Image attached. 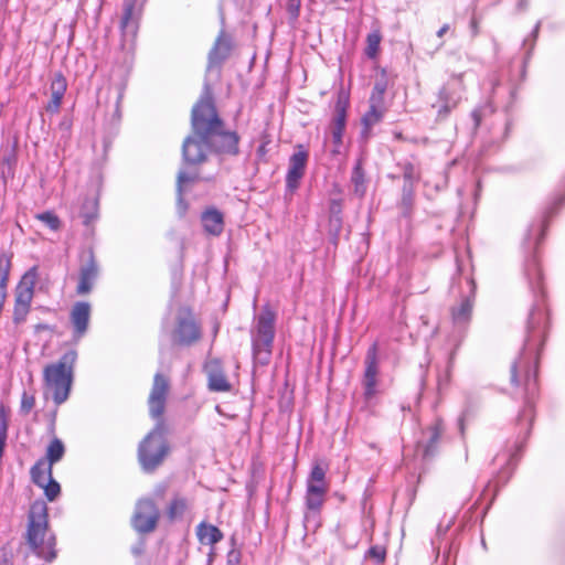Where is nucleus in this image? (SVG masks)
I'll list each match as a JSON object with an SVG mask.
<instances>
[{"instance_id": "nucleus-36", "label": "nucleus", "mask_w": 565, "mask_h": 565, "mask_svg": "<svg viewBox=\"0 0 565 565\" xmlns=\"http://www.w3.org/2000/svg\"><path fill=\"white\" fill-rule=\"evenodd\" d=\"M35 217L53 231H57L61 226L60 218L53 212H43L36 214Z\"/></svg>"}, {"instance_id": "nucleus-52", "label": "nucleus", "mask_w": 565, "mask_h": 565, "mask_svg": "<svg viewBox=\"0 0 565 565\" xmlns=\"http://www.w3.org/2000/svg\"><path fill=\"white\" fill-rule=\"evenodd\" d=\"M539 32V24L535 26V30H534V35H536Z\"/></svg>"}, {"instance_id": "nucleus-42", "label": "nucleus", "mask_w": 565, "mask_h": 565, "mask_svg": "<svg viewBox=\"0 0 565 565\" xmlns=\"http://www.w3.org/2000/svg\"><path fill=\"white\" fill-rule=\"evenodd\" d=\"M385 554H386L385 550L379 545L372 546L367 552V555L371 558H374L377 563L384 562Z\"/></svg>"}, {"instance_id": "nucleus-23", "label": "nucleus", "mask_w": 565, "mask_h": 565, "mask_svg": "<svg viewBox=\"0 0 565 565\" xmlns=\"http://www.w3.org/2000/svg\"><path fill=\"white\" fill-rule=\"evenodd\" d=\"M120 28L124 36L135 38L138 30V13L132 0H127L124 4V13L120 21Z\"/></svg>"}, {"instance_id": "nucleus-30", "label": "nucleus", "mask_w": 565, "mask_h": 565, "mask_svg": "<svg viewBox=\"0 0 565 565\" xmlns=\"http://www.w3.org/2000/svg\"><path fill=\"white\" fill-rule=\"evenodd\" d=\"M11 270V257L6 254H0V296L7 297V285Z\"/></svg>"}, {"instance_id": "nucleus-28", "label": "nucleus", "mask_w": 565, "mask_h": 565, "mask_svg": "<svg viewBox=\"0 0 565 565\" xmlns=\"http://www.w3.org/2000/svg\"><path fill=\"white\" fill-rule=\"evenodd\" d=\"M194 181V177L188 174L184 171H180L177 178V193H178V200H177V210L178 213L183 216L188 210V204L183 199V186L188 182Z\"/></svg>"}, {"instance_id": "nucleus-44", "label": "nucleus", "mask_w": 565, "mask_h": 565, "mask_svg": "<svg viewBox=\"0 0 565 565\" xmlns=\"http://www.w3.org/2000/svg\"><path fill=\"white\" fill-rule=\"evenodd\" d=\"M519 420L520 422H529V424L532 423L533 420V412H532V406L530 405V402L527 401L523 411L521 412L520 416H519Z\"/></svg>"}, {"instance_id": "nucleus-1", "label": "nucleus", "mask_w": 565, "mask_h": 565, "mask_svg": "<svg viewBox=\"0 0 565 565\" xmlns=\"http://www.w3.org/2000/svg\"><path fill=\"white\" fill-rule=\"evenodd\" d=\"M192 135L182 146V156L189 164L206 160L207 150L220 154L238 153L239 137L225 128L210 97H202L193 107L191 116Z\"/></svg>"}, {"instance_id": "nucleus-40", "label": "nucleus", "mask_w": 565, "mask_h": 565, "mask_svg": "<svg viewBox=\"0 0 565 565\" xmlns=\"http://www.w3.org/2000/svg\"><path fill=\"white\" fill-rule=\"evenodd\" d=\"M404 179L411 183H414L419 179V173L413 164H411V163L405 164Z\"/></svg>"}, {"instance_id": "nucleus-33", "label": "nucleus", "mask_w": 565, "mask_h": 565, "mask_svg": "<svg viewBox=\"0 0 565 565\" xmlns=\"http://www.w3.org/2000/svg\"><path fill=\"white\" fill-rule=\"evenodd\" d=\"M351 181L354 185V193L358 194L359 196H363L366 191V186L364 173L360 162L356 163L352 171Z\"/></svg>"}, {"instance_id": "nucleus-49", "label": "nucleus", "mask_w": 565, "mask_h": 565, "mask_svg": "<svg viewBox=\"0 0 565 565\" xmlns=\"http://www.w3.org/2000/svg\"><path fill=\"white\" fill-rule=\"evenodd\" d=\"M166 486H159L157 489H156V495L159 497V498H162L166 493Z\"/></svg>"}, {"instance_id": "nucleus-21", "label": "nucleus", "mask_w": 565, "mask_h": 565, "mask_svg": "<svg viewBox=\"0 0 565 565\" xmlns=\"http://www.w3.org/2000/svg\"><path fill=\"white\" fill-rule=\"evenodd\" d=\"M385 111L384 102L370 100V108L362 117L363 138L367 139L370 137L371 129L383 119Z\"/></svg>"}, {"instance_id": "nucleus-24", "label": "nucleus", "mask_w": 565, "mask_h": 565, "mask_svg": "<svg viewBox=\"0 0 565 565\" xmlns=\"http://www.w3.org/2000/svg\"><path fill=\"white\" fill-rule=\"evenodd\" d=\"M202 224L209 234L218 236L224 228L223 214L215 209H210L202 214Z\"/></svg>"}, {"instance_id": "nucleus-2", "label": "nucleus", "mask_w": 565, "mask_h": 565, "mask_svg": "<svg viewBox=\"0 0 565 565\" xmlns=\"http://www.w3.org/2000/svg\"><path fill=\"white\" fill-rule=\"evenodd\" d=\"M24 540L29 548L26 554L40 556L45 562L55 559L56 541L54 533L49 529V515L45 502L35 501L31 505Z\"/></svg>"}, {"instance_id": "nucleus-41", "label": "nucleus", "mask_w": 565, "mask_h": 565, "mask_svg": "<svg viewBox=\"0 0 565 565\" xmlns=\"http://www.w3.org/2000/svg\"><path fill=\"white\" fill-rule=\"evenodd\" d=\"M35 398L33 395H30L28 393H23L21 398V412L24 414H28L31 412V409L34 407Z\"/></svg>"}, {"instance_id": "nucleus-27", "label": "nucleus", "mask_w": 565, "mask_h": 565, "mask_svg": "<svg viewBox=\"0 0 565 565\" xmlns=\"http://www.w3.org/2000/svg\"><path fill=\"white\" fill-rule=\"evenodd\" d=\"M31 478L36 486L44 487L52 478V466L46 463L44 460H39L31 468Z\"/></svg>"}, {"instance_id": "nucleus-3", "label": "nucleus", "mask_w": 565, "mask_h": 565, "mask_svg": "<svg viewBox=\"0 0 565 565\" xmlns=\"http://www.w3.org/2000/svg\"><path fill=\"white\" fill-rule=\"evenodd\" d=\"M76 359L77 352L70 350L57 362L44 367L45 386L53 392V399L57 405L64 403L68 397Z\"/></svg>"}, {"instance_id": "nucleus-17", "label": "nucleus", "mask_w": 565, "mask_h": 565, "mask_svg": "<svg viewBox=\"0 0 565 565\" xmlns=\"http://www.w3.org/2000/svg\"><path fill=\"white\" fill-rule=\"evenodd\" d=\"M92 308L88 302H76L70 313V320L73 327V337L79 340L88 330Z\"/></svg>"}, {"instance_id": "nucleus-48", "label": "nucleus", "mask_w": 565, "mask_h": 565, "mask_svg": "<svg viewBox=\"0 0 565 565\" xmlns=\"http://www.w3.org/2000/svg\"><path fill=\"white\" fill-rule=\"evenodd\" d=\"M449 31V24H444L437 32L438 38H443Z\"/></svg>"}, {"instance_id": "nucleus-31", "label": "nucleus", "mask_w": 565, "mask_h": 565, "mask_svg": "<svg viewBox=\"0 0 565 565\" xmlns=\"http://www.w3.org/2000/svg\"><path fill=\"white\" fill-rule=\"evenodd\" d=\"M329 470V465L324 460H315L307 478V481H327L326 475Z\"/></svg>"}, {"instance_id": "nucleus-38", "label": "nucleus", "mask_w": 565, "mask_h": 565, "mask_svg": "<svg viewBox=\"0 0 565 565\" xmlns=\"http://www.w3.org/2000/svg\"><path fill=\"white\" fill-rule=\"evenodd\" d=\"M42 488L44 489L45 495L50 501L55 500L61 491L60 484L52 478Z\"/></svg>"}, {"instance_id": "nucleus-46", "label": "nucleus", "mask_w": 565, "mask_h": 565, "mask_svg": "<svg viewBox=\"0 0 565 565\" xmlns=\"http://www.w3.org/2000/svg\"><path fill=\"white\" fill-rule=\"evenodd\" d=\"M25 565H45V561L40 556L25 554L24 556Z\"/></svg>"}, {"instance_id": "nucleus-51", "label": "nucleus", "mask_w": 565, "mask_h": 565, "mask_svg": "<svg viewBox=\"0 0 565 565\" xmlns=\"http://www.w3.org/2000/svg\"><path fill=\"white\" fill-rule=\"evenodd\" d=\"M458 426H459L460 433L463 434V430H465V418H463V416H461L459 418Z\"/></svg>"}, {"instance_id": "nucleus-29", "label": "nucleus", "mask_w": 565, "mask_h": 565, "mask_svg": "<svg viewBox=\"0 0 565 565\" xmlns=\"http://www.w3.org/2000/svg\"><path fill=\"white\" fill-rule=\"evenodd\" d=\"M190 503L188 499L175 495L167 508V515L170 521L181 518L184 512L189 509Z\"/></svg>"}, {"instance_id": "nucleus-16", "label": "nucleus", "mask_w": 565, "mask_h": 565, "mask_svg": "<svg viewBox=\"0 0 565 565\" xmlns=\"http://www.w3.org/2000/svg\"><path fill=\"white\" fill-rule=\"evenodd\" d=\"M377 348L373 344L366 353L365 358V371L363 376L364 395L366 398H371L376 393L377 385Z\"/></svg>"}, {"instance_id": "nucleus-6", "label": "nucleus", "mask_w": 565, "mask_h": 565, "mask_svg": "<svg viewBox=\"0 0 565 565\" xmlns=\"http://www.w3.org/2000/svg\"><path fill=\"white\" fill-rule=\"evenodd\" d=\"M306 513L303 524L307 530L316 531L320 526V510L329 491L328 481H307Z\"/></svg>"}, {"instance_id": "nucleus-50", "label": "nucleus", "mask_w": 565, "mask_h": 565, "mask_svg": "<svg viewBox=\"0 0 565 565\" xmlns=\"http://www.w3.org/2000/svg\"><path fill=\"white\" fill-rule=\"evenodd\" d=\"M471 30H472L473 36H476L478 34V24L475 19L471 21Z\"/></svg>"}, {"instance_id": "nucleus-18", "label": "nucleus", "mask_w": 565, "mask_h": 565, "mask_svg": "<svg viewBox=\"0 0 565 565\" xmlns=\"http://www.w3.org/2000/svg\"><path fill=\"white\" fill-rule=\"evenodd\" d=\"M98 275V266L90 253L85 264L82 265L79 270V279L76 288L78 295H87L92 291L94 282Z\"/></svg>"}, {"instance_id": "nucleus-32", "label": "nucleus", "mask_w": 565, "mask_h": 565, "mask_svg": "<svg viewBox=\"0 0 565 565\" xmlns=\"http://www.w3.org/2000/svg\"><path fill=\"white\" fill-rule=\"evenodd\" d=\"M64 452L65 448L63 443L57 438L53 439L46 451L49 465L52 466L53 463L60 461L63 458Z\"/></svg>"}, {"instance_id": "nucleus-34", "label": "nucleus", "mask_w": 565, "mask_h": 565, "mask_svg": "<svg viewBox=\"0 0 565 565\" xmlns=\"http://www.w3.org/2000/svg\"><path fill=\"white\" fill-rule=\"evenodd\" d=\"M207 382L209 388L213 392H228L231 390V384L224 372L209 377Z\"/></svg>"}, {"instance_id": "nucleus-22", "label": "nucleus", "mask_w": 565, "mask_h": 565, "mask_svg": "<svg viewBox=\"0 0 565 565\" xmlns=\"http://www.w3.org/2000/svg\"><path fill=\"white\" fill-rule=\"evenodd\" d=\"M66 88L67 84L65 77L61 73L55 74L50 86L51 99L46 105L49 113L55 114L60 110Z\"/></svg>"}, {"instance_id": "nucleus-14", "label": "nucleus", "mask_w": 565, "mask_h": 565, "mask_svg": "<svg viewBox=\"0 0 565 565\" xmlns=\"http://www.w3.org/2000/svg\"><path fill=\"white\" fill-rule=\"evenodd\" d=\"M201 338L200 327L190 312L179 315L173 340L181 345H191Z\"/></svg>"}, {"instance_id": "nucleus-7", "label": "nucleus", "mask_w": 565, "mask_h": 565, "mask_svg": "<svg viewBox=\"0 0 565 565\" xmlns=\"http://www.w3.org/2000/svg\"><path fill=\"white\" fill-rule=\"evenodd\" d=\"M38 278V268H30L21 278L15 288L13 322L20 324L25 321L34 296V286Z\"/></svg>"}, {"instance_id": "nucleus-39", "label": "nucleus", "mask_w": 565, "mask_h": 565, "mask_svg": "<svg viewBox=\"0 0 565 565\" xmlns=\"http://www.w3.org/2000/svg\"><path fill=\"white\" fill-rule=\"evenodd\" d=\"M386 90V82L381 79L376 81L373 92L370 96V100L376 99L377 102H384V94Z\"/></svg>"}, {"instance_id": "nucleus-47", "label": "nucleus", "mask_w": 565, "mask_h": 565, "mask_svg": "<svg viewBox=\"0 0 565 565\" xmlns=\"http://www.w3.org/2000/svg\"><path fill=\"white\" fill-rule=\"evenodd\" d=\"M471 117L475 121V127H479L480 122H481V113L479 109H475L471 114Z\"/></svg>"}, {"instance_id": "nucleus-19", "label": "nucleus", "mask_w": 565, "mask_h": 565, "mask_svg": "<svg viewBox=\"0 0 565 565\" xmlns=\"http://www.w3.org/2000/svg\"><path fill=\"white\" fill-rule=\"evenodd\" d=\"M469 286L470 295L463 297L459 306H456L451 309L452 321L457 326H465L471 319L476 292V282L473 279L469 280Z\"/></svg>"}, {"instance_id": "nucleus-9", "label": "nucleus", "mask_w": 565, "mask_h": 565, "mask_svg": "<svg viewBox=\"0 0 565 565\" xmlns=\"http://www.w3.org/2000/svg\"><path fill=\"white\" fill-rule=\"evenodd\" d=\"M160 511L150 498H141L137 501L131 518L132 527L141 534H148L157 529Z\"/></svg>"}, {"instance_id": "nucleus-37", "label": "nucleus", "mask_w": 565, "mask_h": 565, "mask_svg": "<svg viewBox=\"0 0 565 565\" xmlns=\"http://www.w3.org/2000/svg\"><path fill=\"white\" fill-rule=\"evenodd\" d=\"M205 373L207 375V379L215 375L223 373V367L221 365V361L218 359H210L206 361L204 365Z\"/></svg>"}, {"instance_id": "nucleus-43", "label": "nucleus", "mask_w": 565, "mask_h": 565, "mask_svg": "<svg viewBox=\"0 0 565 565\" xmlns=\"http://www.w3.org/2000/svg\"><path fill=\"white\" fill-rule=\"evenodd\" d=\"M339 213H340V204L337 203L335 201H333L331 203V218H330V223L332 226H340V223H341V218L339 217Z\"/></svg>"}, {"instance_id": "nucleus-20", "label": "nucleus", "mask_w": 565, "mask_h": 565, "mask_svg": "<svg viewBox=\"0 0 565 565\" xmlns=\"http://www.w3.org/2000/svg\"><path fill=\"white\" fill-rule=\"evenodd\" d=\"M524 372L525 381V391L527 396L534 394L536 390V372L531 373L529 369V363L523 358H520L515 361L511 366V381L514 384H519V373Z\"/></svg>"}, {"instance_id": "nucleus-35", "label": "nucleus", "mask_w": 565, "mask_h": 565, "mask_svg": "<svg viewBox=\"0 0 565 565\" xmlns=\"http://www.w3.org/2000/svg\"><path fill=\"white\" fill-rule=\"evenodd\" d=\"M381 34L379 32H372L366 38V55L369 57H374L379 51L380 43H381Z\"/></svg>"}, {"instance_id": "nucleus-5", "label": "nucleus", "mask_w": 565, "mask_h": 565, "mask_svg": "<svg viewBox=\"0 0 565 565\" xmlns=\"http://www.w3.org/2000/svg\"><path fill=\"white\" fill-rule=\"evenodd\" d=\"M276 316L266 306L255 318V324L250 331L254 359L262 365L269 362L275 338Z\"/></svg>"}, {"instance_id": "nucleus-11", "label": "nucleus", "mask_w": 565, "mask_h": 565, "mask_svg": "<svg viewBox=\"0 0 565 565\" xmlns=\"http://www.w3.org/2000/svg\"><path fill=\"white\" fill-rule=\"evenodd\" d=\"M169 390V379L161 373H157L153 377V384L148 398L149 414L153 419H157V422L163 420L162 415L166 409Z\"/></svg>"}, {"instance_id": "nucleus-13", "label": "nucleus", "mask_w": 565, "mask_h": 565, "mask_svg": "<svg viewBox=\"0 0 565 565\" xmlns=\"http://www.w3.org/2000/svg\"><path fill=\"white\" fill-rule=\"evenodd\" d=\"M444 433L445 424L440 417H436L433 423L423 430L419 447L423 450L424 458H431L438 452Z\"/></svg>"}, {"instance_id": "nucleus-26", "label": "nucleus", "mask_w": 565, "mask_h": 565, "mask_svg": "<svg viewBox=\"0 0 565 565\" xmlns=\"http://www.w3.org/2000/svg\"><path fill=\"white\" fill-rule=\"evenodd\" d=\"M230 51V42L224 38V34L221 33L209 53L210 65L218 64L224 61L228 56Z\"/></svg>"}, {"instance_id": "nucleus-25", "label": "nucleus", "mask_w": 565, "mask_h": 565, "mask_svg": "<svg viewBox=\"0 0 565 565\" xmlns=\"http://www.w3.org/2000/svg\"><path fill=\"white\" fill-rule=\"evenodd\" d=\"M196 535L202 544L214 545L223 539V533L215 525L200 523L196 527Z\"/></svg>"}, {"instance_id": "nucleus-45", "label": "nucleus", "mask_w": 565, "mask_h": 565, "mask_svg": "<svg viewBox=\"0 0 565 565\" xmlns=\"http://www.w3.org/2000/svg\"><path fill=\"white\" fill-rule=\"evenodd\" d=\"M241 562V552L233 548L227 553L226 565H238Z\"/></svg>"}, {"instance_id": "nucleus-53", "label": "nucleus", "mask_w": 565, "mask_h": 565, "mask_svg": "<svg viewBox=\"0 0 565 565\" xmlns=\"http://www.w3.org/2000/svg\"><path fill=\"white\" fill-rule=\"evenodd\" d=\"M0 417H3V408L0 409Z\"/></svg>"}, {"instance_id": "nucleus-4", "label": "nucleus", "mask_w": 565, "mask_h": 565, "mask_svg": "<svg viewBox=\"0 0 565 565\" xmlns=\"http://www.w3.org/2000/svg\"><path fill=\"white\" fill-rule=\"evenodd\" d=\"M166 434L164 420H158L153 429L139 444L138 460L143 471L153 472L169 455L170 447Z\"/></svg>"}, {"instance_id": "nucleus-15", "label": "nucleus", "mask_w": 565, "mask_h": 565, "mask_svg": "<svg viewBox=\"0 0 565 565\" xmlns=\"http://www.w3.org/2000/svg\"><path fill=\"white\" fill-rule=\"evenodd\" d=\"M308 152L298 147V150L290 157L288 172L286 175V185L290 191H295L300 183L306 170Z\"/></svg>"}, {"instance_id": "nucleus-8", "label": "nucleus", "mask_w": 565, "mask_h": 565, "mask_svg": "<svg viewBox=\"0 0 565 565\" xmlns=\"http://www.w3.org/2000/svg\"><path fill=\"white\" fill-rule=\"evenodd\" d=\"M547 328V317L543 309L534 308L527 319L524 350L540 354Z\"/></svg>"}, {"instance_id": "nucleus-12", "label": "nucleus", "mask_w": 565, "mask_h": 565, "mask_svg": "<svg viewBox=\"0 0 565 565\" xmlns=\"http://www.w3.org/2000/svg\"><path fill=\"white\" fill-rule=\"evenodd\" d=\"M345 121V107L339 102L335 106L334 115L329 126L328 137L324 140L326 146H329L330 143V153L334 157L341 154L343 150Z\"/></svg>"}, {"instance_id": "nucleus-10", "label": "nucleus", "mask_w": 565, "mask_h": 565, "mask_svg": "<svg viewBox=\"0 0 565 565\" xmlns=\"http://www.w3.org/2000/svg\"><path fill=\"white\" fill-rule=\"evenodd\" d=\"M462 74H454L438 94V116L446 117L461 100L465 85Z\"/></svg>"}]
</instances>
